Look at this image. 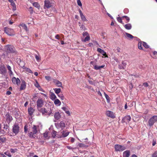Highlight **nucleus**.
<instances>
[{
    "label": "nucleus",
    "instance_id": "nucleus-25",
    "mask_svg": "<svg viewBox=\"0 0 157 157\" xmlns=\"http://www.w3.org/2000/svg\"><path fill=\"white\" fill-rule=\"evenodd\" d=\"M20 25L22 27V28L24 29L25 31L27 32L28 31V29L27 27V26L25 25V24L22 23Z\"/></svg>",
    "mask_w": 157,
    "mask_h": 157
},
{
    "label": "nucleus",
    "instance_id": "nucleus-64",
    "mask_svg": "<svg viewBox=\"0 0 157 157\" xmlns=\"http://www.w3.org/2000/svg\"><path fill=\"white\" fill-rule=\"evenodd\" d=\"M75 139L73 138H71V142L72 143H73L75 141Z\"/></svg>",
    "mask_w": 157,
    "mask_h": 157
},
{
    "label": "nucleus",
    "instance_id": "nucleus-55",
    "mask_svg": "<svg viewBox=\"0 0 157 157\" xmlns=\"http://www.w3.org/2000/svg\"><path fill=\"white\" fill-rule=\"evenodd\" d=\"M122 17L125 18L126 20L128 22L129 21V20H130L129 18L128 17L126 16H124L123 17Z\"/></svg>",
    "mask_w": 157,
    "mask_h": 157
},
{
    "label": "nucleus",
    "instance_id": "nucleus-17",
    "mask_svg": "<svg viewBox=\"0 0 157 157\" xmlns=\"http://www.w3.org/2000/svg\"><path fill=\"white\" fill-rule=\"evenodd\" d=\"M6 120L8 122H10L12 120V117L10 115L7 114L6 115Z\"/></svg>",
    "mask_w": 157,
    "mask_h": 157
},
{
    "label": "nucleus",
    "instance_id": "nucleus-29",
    "mask_svg": "<svg viewBox=\"0 0 157 157\" xmlns=\"http://www.w3.org/2000/svg\"><path fill=\"white\" fill-rule=\"evenodd\" d=\"M38 110L42 113V114H44L46 113V111L45 108H40L38 109Z\"/></svg>",
    "mask_w": 157,
    "mask_h": 157
},
{
    "label": "nucleus",
    "instance_id": "nucleus-31",
    "mask_svg": "<svg viewBox=\"0 0 157 157\" xmlns=\"http://www.w3.org/2000/svg\"><path fill=\"white\" fill-rule=\"evenodd\" d=\"M55 93L57 94L61 92V89L60 88H55L53 89Z\"/></svg>",
    "mask_w": 157,
    "mask_h": 157
},
{
    "label": "nucleus",
    "instance_id": "nucleus-36",
    "mask_svg": "<svg viewBox=\"0 0 157 157\" xmlns=\"http://www.w3.org/2000/svg\"><path fill=\"white\" fill-rule=\"evenodd\" d=\"M6 140V139L5 137H0V143H3L5 142Z\"/></svg>",
    "mask_w": 157,
    "mask_h": 157
},
{
    "label": "nucleus",
    "instance_id": "nucleus-19",
    "mask_svg": "<svg viewBox=\"0 0 157 157\" xmlns=\"http://www.w3.org/2000/svg\"><path fill=\"white\" fill-rule=\"evenodd\" d=\"M54 104L57 106H60L61 104V101L58 99H56L54 101Z\"/></svg>",
    "mask_w": 157,
    "mask_h": 157
},
{
    "label": "nucleus",
    "instance_id": "nucleus-38",
    "mask_svg": "<svg viewBox=\"0 0 157 157\" xmlns=\"http://www.w3.org/2000/svg\"><path fill=\"white\" fill-rule=\"evenodd\" d=\"M90 39V37L89 35V34L87 35L86 37H85L84 40H83V41L84 42H86V41H87L89 40Z\"/></svg>",
    "mask_w": 157,
    "mask_h": 157
},
{
    "label": "nucleus",
    "instance_id": "nucleus-49",
    "mask_svg": "<svg viewBox=\"0 0 157 157\" xmlns=\"http://www.w3.org/2000/svg\"><path fill=\"white\" fill-rule=\"evenodd\" d=\"M5 154L6 155L8 156L9 157H11V155L8 152H6L5 153Z\"/></svg>",
    "mask_w": 157,
    "mask_h": 157
},
{
    "label": "nucleus",
    "instance_id": "nucleus-37",
    "mask_svg": "<svg viewBox=\"0 0 157 157\" xmlns=\"http://www.w3.org/2000/svg\"><path fill=\"white\" fill-rule=\"evenodd\" d=\"M78 146L81 147H87V146L85 144L83 143H79L78 144Z\"/></svg>",
    "mask_w": 157,
    "mask_h": 157
},
{
    "label": "nucleus",
    "instance_id": "nucleus-22",
    "mask_svg": "<svg viewBox=\"0 0 157 157\" xmlns=\"http://www.w3.org/2000/svg\"><path fill=\"white\" fill-rule=\"evenodd\" d=\"M125 28L128 30H130L132 28V25L128 23L125 25H124Z\"/></svg>",
    "mask_w": 157,
    "mask_h": 157
},
{
    "label": "nucleus",
    "instance_id": "nucleus-24",
    "mask_svg": "<svg viewBox=\"0 0 157 157\" xmlns=\"http://www.w3.org/2000/svg\"><path fill=\"white\" fill-rule=\"evenodd\" d=\"M50 98L53 101L56 99V97L54 93H52L51 94Z\"/></svg>",
    "mask_w": 157,
    "mask_h": 157
},
{
    "label": "nucleus",
    "instance_id": "nucleus-52",
    "mask_svg": "<svg viewBox=\"0 0 157 157\" xmlns=\"http://www.w3.org/2000/svg\"><path fill=\"white\" fill-rule=\"evenodd\" d=\"M35 86L37 88H38L40 86L39 85V84L36 81V83L34 84Z\"/></svg>",
    "mask_w": 157,
    "mask_h": 157
},
{
    "label": "nucleus",
    "instance_id": "nucleus-27",
    "mask_svg": "<svg viewBox=\"0 0 157 157\" xmlns=\"http://www.w3.org/2000/svg\"><path fill=\"white\" fill-rule=\"evenodd\" d=\"M59 125L61 128L62 129L65 127V124L62 121L59 124Z\"/></svg>",
    "mask_w": 157,
    "mask_h": 157
},
{
    "label": "nucleus",
    "instance_id": "nucleus-60",
    "mask_svg": "<svg viewBox=\"0 0 157 157\" xmlns=\"http://www.w3.org/2000/svg\"><path fill=\"white\" fill-rule=\"evenodd\" d=\"M11 5L12 6H16V5H15V3H14V2H13H13H11Z\"/></svg>",
    "mask_w": 157,
    "mask_h": 157
},
{
    "label": "nucleus",
    "instance_id": "nucleus-30",
    "mask_svg": "<svg viewBox=\"0 0 157 157\" xmlns=\"http://www.w3.org/2000/svg\"><path fill=\"white\" fill-rule=\"evenodd\" d=\"M125 35L128 38H129L130 39H132L134 37V36H133L131 34L127 33H125Z\"/></svg>",
    "mask_w": 157,
    "mask_h": 157
},
{
    "label": "nucleus",
    "instance_id": "nucleus-6",
    "mask_svg": "<svg viewBox=\"0 0 157 157\" xmlns=\"http://www.w3.org/2000/svg\"><path fill=\"white\" fill-rule=\"evenodd\" d=\"M44 8V9L48 8L53 6V4L48 0H45Z\"/></svg>",
    "mask_w": 157,
    "mask_h": 157
},
{
    "label": "nucleus",
    "instance_id": "nucleus-34",
    "mask_svg": "<svg viewBox=\"0 0 157 157\" xmlns=\"http://www.w3.org/2000/svg\"><path fill=\"white\" fill-rule=\"evenodd\" d=\"M80 17H81V19L83 21H87V20L86 19V17H85V16H84V15H83V14H82V15H80Z\"/></svg>",
    "mask_w": 157,
    "mask_h": 157
},
{
    "label": "nucleus",
    "instance_id": "nucleus-15",
    "mask_svg": "<svg viewBox=\"0 0 157 157\" xmlns=\"http://www.w3.org/2000/svg\"><path fill=\"white\" fill-rule=\"evenodd\" d=\"M50 136V131H46L44 133V137L48 139Z\"/></svg>",
    "mask_w": 157,
    "mask_h": 157
},
{
    "label": "nucleus",
    "instance_id": "nucleus-46",
    "mask_svg": "<svg viewBox=\"0 0 157 157\" xmlns=\"http://www.w3.org/2000/svg\"><path fill=\"white\" fill-rule=\"evenodd\" d=\"M17 79V78H15L14 77H13L12 78V81L14 84H15V83H16Z\"/></svg>",
    "mask_w": 157,
    "mask_h": 157
},
{
    "label": "nucleus",
    "instance_id": "nucleus-28",
    "mask_svg": "<svg viewBox=\"0 0 157 157\" xmlns=\"http://www.w3.org/2000/svg\"><path fill=\"white\" fill-rule=\"evenodd\" d=\"M33 5L34 7L38 8V9H39L40 6L38 3L37 2H35L33 3Z\"/></svg>",
    "mask_w": 157,
    "mask_h": 157
},
{
    "label": "nucleus",
    "instance_id": "nucleus-7",
    "mask_svg": "<svg viewBox=\"0 0 157 157\" xmlns=\"http://www.w3.org/2000/svg\"><path fill=\"white\" fill-rule=\"evenodd\" d=\"M36 105L38 109L42 107L44 104V101L42 98L38 99L36 101Z\"/></svg>",
    "mask_w": 157,
    "mask_h": 157
},
{
    "label": "nucleus",
    "instance_id": "nucleus-8",
    "mask_svg": "<svg viewBox=\"0 0 157 157\" xmlns=\"http://www.w3.org/2000/svg\"><path fill=\"white\" fill-rule=\"evenodd\" d=\"M19 131V127L18 124H15L13 127V132L15 134V135L17 134Z\"/></svg>",
    "mask_w": 157,
    "mask_h": 157
},
{
    "label": "nucleus",
    "instance_id": "nucleus-32",
    "mask_svg": "<svg viewBox=\"0 0 157 157\" xmlns=\"http://www.w3.org/2000/svg\"><path fill=\"white\" fill-rule=\"evenodd\" d=\"M35 58H36V60H37V62L40 61L41 59V58H40V57L39 55H37L36 54H35Z\"/></svg>",
    "mask_w": 157,
    "mask_h": 157
},
{
    "label": "nucleus",
    "instance_id": "nucleus-2",
    "mask_svg": "<svg viewBox=\"0 0 157 157\" xmlns=\"http://www.w3.org/2000/svg\"><path fill=\"white\" fill-rule=\"evenodd\" d=\"M4 31L9 36H12L14 35V32L13 29L5 27L4 28Z\"/></svg>",
    "mask_w": 157,
    "mask_h": 157
},
{
    "label": "nucleus",
    "instance_id": "nucleus-33",
    "mask_svg": "<svg viewBox=\"0 0 157 157\" xmlns=\"http://www.w3.org/2000/svg\"><path fill=\"white\" fill-rule=\"evenodd\" d=\"M79 26H80V28L83 30H86V28L85 26L84 25H82L81 23L79 22L78 23Z\"/></svg>",
    "mask_w": 157,
    "mask_h": 157
},
{
    "label": "nucleus",
    "instance_id": "nucleus-41",
    "mask_svg": "<svg viewBox=\"0 0 157 157\" xmlns=\"http://www.w3.org/2000/svg\"><path fill=\"white\" fill-rule=\"evenodd\" d=\"M17 151V149H16V148L14 149L11 148L10 150V151L12 153H14L15 152H16Z\"/></svg>",
    "mask_w": 157,
    "mask_h": 157
},
{
    "label": "nucleus",
    "instance_id": "nucleus-12",
    "mask_svg": "<svg viewBox=\"0 0 157 157\" xmlns=\"http://www.w3.org/2000/svg\"><path fill=\"white\" fill-rule=\"evenodd\" d=\"M127 65V63L125 61H123L122 63V65H119V68L120 69H124Z\"/></svg>",
    "mask_w": 157,
    "mask_h": 157
},
{
    "label": "nucleus",
    "instance_id": "nucleus-57",
    "mask_svg": "<svg viewBox=\"0 0 157 157\" xmlns=\"http://www.w3.org/2000/svg\"><path fill=\"white\" fill-rule=\"evenodd\" d=\"M38 88L40 90L45 92V91L41 88V87L40 86Z\"/></svg>",
    "mask_w": 157,
    "mask_h": 157
},
{
    "label": "nucleus",
    "instance_id": "nucleus-42",
    "mask_svg": "<svg viewBox=\"0 0 157 157\" xmlns=\"http://www.w3.org/2000/svg\"><path fill=\"white\" fill-rule=\"evenodd\" d=\"M77 3L78 6L80 7H82V5L80 0H77Z\"/></svg>",
    "mask_w": 157,
    "mask_h": 157
},
{
    "label": "nucleus",
    "instance_id": "nucleus-13",
    "mask_svg": "<svg viewBox=\"0 0 157 157\" xmlns=\"http://www.w3.org/2000/svg\"><path fill=\"white\" fill-rule=\"evenodd\" d=\"M54 82L57 86L58 87H62V84L61 82L56 79H54Z\"/></svg>",
    "mask_w": 157,
    "mask_h": 157
},
{
    "label": "nucleus",
    "instance_id": "nucleus-44",
    "mask_svg": "<svg viewBox=\"0 0 157 157\" xmlns=\"http://www.w3.org/2000/svg\"><path fill=\"white\" fill-rule=\"evenodd\" d=\"M58 96L61 98V100H64V96L63 95V94L58 95Z\"/></svg>",
    "mask_w": 157,
    "mask_h": 157
},
{
    "label": "nucleus",
    "instance_id": "nucleus-23",
    "mask_svg": "<svg viewBox=\"0 0 157 157\" xmlns=\"http://www.w3.org/2000/svg\"><path fill=\"white\" fill-rule=\"evenodd\" d=\"M60 117V115L59 112H56L54 114L55 118L57 119L58 120Z\"/></svg>",
    "mask_w": 157,
    "mask_h": 157
},
{
    "label": "nucleus",
    "instance_id": "nucleus-16",
    "mask_svg": "<svg viewBox=\"0 0 157 157\" xmlns=\"http://www.w3.org/2000/svg\"><path fill=\"white\" fill-rule=\"evenodd\" d=\"M0 71H1L2 73L4 74L6 73V70L4 66L3 65H2L0 67Z\"/></svg>",
    "mask_w": 157,
    "mask_h": 157
},
{
    "label": "nucleus",
    "instance_id": "nucleus-26",
    "mask_svg": "<svg viewBox=\"0 0 157 157\" xmlns=\"http://www.w3.org/2000/svg\"><path fill=\"white\" fill-rule=\"evenodd\" d=\"M105 65H102L101 66H98L97 65H95L94 67V69L96 70H98L100 69L101 68H103L105 67Z\"/></svg>",
    "mask_w": 157,
    "mask_h": 157
},
{
    "label": "nucleus",
    "instance_id": "nucleus-1",
    "mask_svg": "<svg viewBox=\"0 0 157 157\" xmlns=\"http://www.w3.org/2000/svg\"><path fill=\"white\" fill-rule=\"evenodd\" d=\"M38 126L33 125L32 128V131L29 133V136L30 138H34L36 136V135L38 132L37 128Z\"/></svg>",
    "mask_w": 157,
    "mask_h": 157
},
{
    "label": "nucleus",
    "instance_id": "nucleus-47",
    "mask_svg": "<svg viewBox=\"0 0 157 157\" xmlns=\"http://www.w3.org/2000/svg\"><path fill=\"white\" fill-rule=\"evenodd\" d=\"M152 157H157V151H155L152 155Z\"/></svg>",
    "mask_w": 157,
    "mask_h": 157
},
{
    "label": "nucleus",
    "instance_id": "nucleus-9",
    "mask_svg": "<svg viewBox=\"0 0 157 157\" xmlns=\"http://www.w3.org/2000/svg\"><path fill=\"white\" fill-rule=\"evenodd\" d=\"M131 117L129 115H128L124 117L122 119V122H126V123L129 122L130 121Z\"/></svg>",
    "mask_w": 157,
    "mask_h": 157
},
{
    "label": "nucleus",
    "instance_id": "nucleus-40",
    "mask_svg": "<svg viewBox=\"0 0 157 157\" xmlns=\"http://www.w3.org/2000/svg\"><path fill=\"white\" fill-rule=\"evenodd\" d=\"M117 19L118 21L121 23L123 24L124 23H123V22L122 21V19L121 18V17H117Z\"/></svg>",
    "mask_w": 157,
    "mask_h": 157
},
{
    "label": "nucleus",
    "instance_id": "nucleus-35",
    "mask_svg": "<svg viewBox=\"0 0 157 157\" xmlns=\"http://www.w3.org/2000/svg\"><path fill=\"white\" fill-rule=\"evenodd\" d=\"M104 94H105V98H106L107 102H109L110 101V98H109V97L108 96V95H107V94H106L105 92H104Z\"/></svg>",
    "mask_w": 157,
    "mask_h": 157
},
{
    "label": "nucleus",
    "instance_id": "nucleus-5",
    "mask_svg": "<svg viewBox=\"0 0 157 157\" xmlns=\"http://www.w3.org/2000/svg\"><path fill=\"white\" fill-rule=\"evenodd\" d=\"M14 48L12 46L10 45H8L5 46V50L8 52L12 53L14 52Z\"/></svg>",
    "mask_w": 157,
    "mask_h": 157
},
{
    "label": "nucleus",
    "instance_id": "nucleus-3",
    "mask_svg": "<svg viewBox=\"0 0 157 157\" xmlns=\"http://www.w3.org/2000/svg\"><path fill=\"white\" fill-rule=\"evenodd\" d=\"M157 121V116H153L148 121V124L150 126L153 125Z\"/></svg>",
    "mask_w": 157,
    "mask_h": 157
},
{
    "label": "nucleus",
    "instance_id": "nucleus-21",
    "mask_svg": "<svg viewBox=\"0 0 157 157\" xmlns=\"http://www.w3.org/2000/svg\"><path fill=\"white\" fill-rule=\"evenodd\" d=\"M26 87L25 82V81H23L22 82L20 87V89L21 90H23L25 89Z\"/></svg>",
    "mask_w": 157,
    "mask_h": 157
},
{
    "label": "nucleus",
    "instance_id": "nucleus-56",
    "mask_svg": "<svg viewBox=\"0 0 157 157\" xmlns=\"http://www.w3.org/2000/svg\"><path fill=\"white\" fill-rule=\"evenodd\" d=\"M103 50L101 49V48H98L97 49V51L100 53H101V52H102V51Z\"/></svg>",
    "mask_w": 157,
    "mask_h": 157
},
{
    "label": "nucleus",
    "instance_id": "nucleus-48",
    "mask_svg": "<svg viewBox=\"0 0 157 157\" xmlns=\"http://www.w3.org/2000/svg\"><path fill=\"white\" fill-rule=\"evenodd\" d=\"M26 71L27 72L32 73L33 72H32V71L29 68H27L26 69Z\"/></svg>",
    "mask_w": 157,
    "mask_h": 157
},
{
    "label": "nucleus",
    "instance_id": "nucleus-54",
    "mask_svg": "<svg viewBox=\"0 0 157 157\" xmlns=\"http://www.w3.org/2000/svg\"><path fill=\"white\" fill-rule=\"evenodd\" d=\"M88 35H89V34L87 32H84L83 33V36L84 37H86Z\"/></svg>",
    "mask_w": 157,
    "mask_h": 157
},
{
    "label": "nucleus",
    "instance_id": "nucleus-14",
    "mask_svg": "<svg viewBox=\"0 0 157 157\" xmlns=\"http://www.w3.org/2000/svg\"><path fill=\"white\" fill-rule=\"evenodd\" d=\"M130 155V151L128 150H126L123 153V157H129Z\"/></svg>",
    "mask_w": 157,
    "mask_h": 157
},
{
    "label": "nucleus",
    "instance_id": "nucleus-51",
    "mask_svg": "<svg viewBox=\"0 0 157 157\" xmlns=\"http://www.w3.org/2000/svg\"><path fill=\"white\" fill-rule=\"evenodd\" d=\"M20 81L19 80V79L18 78H17V80L16 81V83H15V84H17L18 85L20 84Z\"/></svg>",
    "mask_w": 157,
    "mask_h": 157
},
{
    "label": "nucleus",
    "instance_id": "nucleus-4",
    "mask_svg": "<svg viewBox=\"0 0 157 157\" xmlns=\"http://www.w3.org/2000/svg\"><path fill=\"white\" fill-rule=\"evenodd\" d=\"M114 148L116 151H122L125 150L126 148L123 146L120 145L116 144L115 145Z\"/></svg>",
    "mask_w": 157,
    "mask_h": 157
},
{
    "label": "nucleus",
    "instance_id": "nucleus-50",
    "mask_svg": "<svg viewBox=\"0 0 157 157\" xmlns=\"http://www.w3.org/2000/svg\"><path fill=\"white\" fill-rule=\"evenodd\" d=\"M28 127V126H27V125H26L24 127V131L25 132L27 133V132L28 128H27V127Z\"/></svg>",
    "mask_w": 157,
    "mask_h": 157
},
{
    "label": "nucleus",
    "instance_id": "nucleus-20",
    "mask_svg": "<svg viewBox=\"0 0 157 157\" xmlns=\"http://www.w3.org/2000/svg\"><path fill=\"white\" fill-rule=\"evenodd\" d=\"M62 136L63 137H66L68 136L69 133V132H66V131H63L61 132Z\"/></svg>",
    "mask_w": 157,
    "mask_h": 157
},
{
    "label": "nucleus",
    "instance_id": "nucleus-45",
    "mask_svg": "<svg viewBox=\"0 0 157 157\" xmlns=\"http://www.w3.org/2000/svg\"><path fill=\"white\" fill-rule=\"evenodd\" d=\"M141 44H142V43L141 42H139L138 43V48L140 49H142V46H141Z\"/></svg>",
    "mask_w": 157,
    "mask_h": 157
},
{
    "label": "nucleus",
    "instance_id": "nucleus-10",
    "mask_svg": "<svg viewBox=\"0 0 157 157\" xmlns=\"http://www.w3.org/2000/svg\"><path fill=\"white\" fill-rule=\"evenodd\" d=\"M106 115L112 118H114L115 117V116L113 113L111 111H107L106 112Z\"/></svg>",
    "mask_w": 157,
    "mask_h": 157
},
{
    "label": "nucleus",
    "instance_id": "nucleus-63",
    "mask_svg": "<svg viewBox=\"0 0 157 157\" xmlns=\"http://www.w3.org/2000/svg\"><path fill=\"white\" fill-rule=\"evenodd\" d=\"M7 68L9 71L11 70V67L10 66L8 65L7 66Z\"/></svg>",
    "mask_w": 157,
    "mask_h": 157
},
{
    "label": "nucleus",
    "instance_id": "nucleus-39",
    "mask_svg": "<svg viewBox=\"0 0 157 157\" xmlns=\"http://www.w3.org/2000/svg\"><path fill=\"white\" fill-rule=\"evenodd\" d=\"M143 46L146 48H149L148 45L147 44L144 42H143Z\"/></svg>",
    "mask_w": 157,
    "mask_h": 157
},
{
    "label": "nucleus",
    "instance_id": "nucleus-62",
    "mask_svg": "<svg viewBox=\"0 0 157 157\" xmlns=\"http://www.w3.org/2000/svg\"><path fill=\"white\" fill-rule=\"evenodd\" d=\"M55 37L56 39H59V35L58 34L56 35L55 36Z\"/></svg>",
    "mask_w": 157,
    "mask_h": 157
},
{
    "label": "nucleus",
    "instance_id": "nucleus-18",
    "mask_svg": "<svg viewBox=\"0 0 157 157\" xmlns=\"http://www.w3.org/2000/svg\"><path fill=\"white\" fill-rule=\"evenodd\" d=\"M34 111V109L31 107L29 108L28 109L29 114L30 116H31Z\"/></svg>",
    "mask_w": 157,
    "mask_h": 157
},
{
    "label": "nucleus",
    "instance_id": "nucleus-53",
    "mask_svg": "<svg viewBox=\"0 0 157 157\" xmlns=\"http://www.w3.org/2000/svg\"><path fill=\"white\" fill-rule=\"evenodd\" d=\"M101 53V54L103 56H105V57H107L106 52L103 50L102 51Z\"/></svg>",
    "mask_w": 157,
    "mask_h": 157
},
{
    "label": "nucleus",
    "instance_id": "nucleus-43",
    "mask_svg": "<svg viewBox=\"0 0 157 157\" xmlns=\"http://www.w3.org/2000/svg\"><path fill=\"white\" fill-rule=\"evenodd\" d=\"M45 77L46 80L48 81H49L51 80V77L49 76H45Z\"/></svg>",
    "mask_w": 157,
    "mask_h": 157
},
{
    "label": "nucleus",
    "instance_id": "nucleus-59",
    "mask_svg": "<svg viewBox=\"0 0 157 157\" xmlns=\"http://www.w3.org/2000/svg\"><path fill=\"white\" fill-rule=\"evenodd\" d=\"M29 11H30V13H32L33 10V8L32 7H30L29 8Z\"/></svg>",
    "mask_w": 157,
    "mask_h": 157
},
{
    "label": "nucleus",
    "instance_id": "nucleus-58",
    "mask_svg": "<svg viewBox=\"0 0 157 157\" xmlns=\"http://www.w3.org/2000/svg\"><path fill=\"white\" fill-rule=\"evenodd\" d=\"M143 85L145 87H147L148 86V84L147 82L144 83Z\"/></svg>",
    "mask_w": 157,
    "mask_h": 157
},
{
    "label": "nucleus",
    "instance_id": "nucleus-11",
    "mask_svg": "<svg viewBox=\"0 0 157 157\" xmlns=\"http://www.w3.org/2000/svg\"><path fill=\"white\" fill-rule=\"evenodd\" d=\"M52 129V127L51 126L49 128V130L50 131V135L52 134V136L53 137H54L56 135L57 132L56 131L53 130Z\"/></svg>",
    "mask_w": 157,
    "mask_h": 157
},
{
    "label": "nucleus",
    "instance_id": "nucleus-61",
    "mask_svg": "<svg viewBox=\"0 0 157 157\" xmlns=\"http://www.w3.org/2000/svg\"><path fill=\"white\" fill-rule=\"evenodd\" d=\"M66 113L68 115L70 116V113L68 110H66Z\"/></svg>",
    "mask_w": 157,
    "mask_h": 157
}]
</instances>
